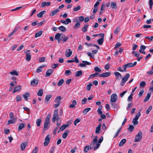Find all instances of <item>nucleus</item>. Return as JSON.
<instances>
[{
  "mask_svg": "<svg viewBox=\"0 0 153 153\" xmlns=\"http://www.w3.org/2000/svg\"><path fill=\"white\" fill-rule=\"evenodd\" d=\"M30 51V50H27L26 51H25V53H26V59L27 61H29L31 59V54L29 53Z\"/></svg>",
  "mask_w": 153,
  "mask_h": 153,
  "instance_id": "nucleus-6",
  "label": "nucleus"
},
{
  "mask_svg": "<svg viewBox=\"0 0 153 153\" xmlns=\"http://www.w3.org/2000/svg\"><path fill=\"white\" fill-rule=\"evenodd\" d=\"M16 82L15 81H14L13 82H11L10 83V86L11 87H14L15 84L16 85Z\"/></svg>",
  "mask_w": 153,
  "mask_h": 153,
  "instance_id": "nucleus-57",
  "label": "nucleus"
},
{
  "mask_svg": "<svg viewBox=\"0 0 153 153\" xmlns=\"http://www.w3.org/2000/svg\"><path fill=\"white\" fill-rule=\"evenodd\" d=\"M147 74L149 76L152 75L153 74V69H152L150 71H148Z\"/></svg>",
  "mask_w": 153,
  "mask_h": 153,
  "instance_id": "nucleus-64",
  "label": "nucleus"
},
{
  "mask_svg": "<svg viewBox=\"0 0 153 153\" xmlns=\"http://www.w3.org/2000/svg\"><path fill=\"white\" fill-rule=\"evenodd\" d=\"M38 81L36 79H34L31 81L30 84L31 85L35 86L38 84Z\"/></svg>",
  "mask_w": 153,
  "mask_h": 153,
  "instance_id": "nucleus-16",
  "label": "nucleus"
},
{
  "mask_svg": "<svg viewBox=\"0 0 153 153\" xmlns=\"http://www.w3.org/2000/svg\"><path fill=\"white\" fill-rule=\"evenodd\" d=\"M59 29L62 32H65L66 31V28L63 26H61L58 27Z\"/></svg>",
  "mask_w": 153,
  "mask_h": 153,
  "instance_id": "nucleus-33",
  "label": "nucleus"
},
{
  "mask_svg": "<svg viewBox=\"0 0 153 153\" xmlns=\"http://www.w3.org/2000/svg\"><path fill=\"white\" fill-rule=\"evenodd\" d=\"M41 120L40 119H38L36 121V124L37 126L39 127L40 126V123H41Z\"/></svg>",
  "mask_w": 153,
  "mask_h": 153,
  "instance_id": "nucleus-49",
  "label": "nucleus"
},
{
  "mask_svg": "<svg viewBox=\"0 0 153 153\" xmlns=\"http://www.w3.org/2000/svg\"><path fill=\"white\" fill-rule=\"evenodd\" d=\"M121 129H122V127H121L118 130L117 133L114 136V138L116 137H117L118 136L119 133L121 131Z\"/></svg>",
  "mask_w": 153,
  "mask_h": 153,
  "instance_id": "nucleus-47",
  "label": "nucleus"
},
{
  "mask_svg": "<svg viewBox=\"0 0 153 153\" xmlns=\"http://www.w3.org/2000/svg\"><path fill=\"white\" fill-rule=\"evenodd\" d=\"M50 125V122L45 120L44 122V128L43 129V131L45 132L46 130H48Z\"/></svg>",
  "mask_w": 153,
  "mask_h": 153,
  "instance_id": "nucleus-4",
  "label": "nucleus"
},
{
  "mask_svg": "<svg viewBox=\"0 0 153 153\" xmlns=\"http://www.w3.org/2000/svg\"><path fill=\"white\" fill-rule=\"evenodd\" d=\"M21 89V86L20 85L16 86L13 90V92L15 93L19 91Z\"/></svg>",
  "mask_w": 153,
  "mask_h": 153,
  "instance_id": "nucleus-24",
  "label": "nucleus"
},
{
  "mask_svg": "<svg viewBox=\"0 0 153 153\" xmlns=\"http://www.w3.org/2000/svg\"><path fill=\"white\" fill-rule=\"evenodd\" d=\"M72 51L71 50V49H67L65 52V55L66 57H70L72 54Z\"/></svg>",
  "mask_w": 153,
  "mask_h": 153,
  "instance_id": "nucleus-10",
  "label": "nucleus"
},
{
  "mask_svg": "<svg viewBox=\"0 0 153 153\" xmlns=\"http://www.w3.org/2000/svg\"><path fill=\"white\" fill-rule=\"evenodd\" d=\"M53 70L51 69H48L46 72L45 77H48L53 73Z\"/></svg>",
  "mask_w": 153,
  "mask_h": 153,
  "instance_id": "nucleus-13",
  "label": "nucleus"
},
{
  "mask_svg": "<svg viewBox=\"0 0 153 153\" xmlns=\"http://www.w3.org/2000/svg\"><path fill=\"white\" fill-rule=\"evenodd\" d=\"M104 36V33L102 34L101 36V38L97 40V42L99 45H101L103 43Z\"/></svg>",
  "mask_w": 153,
  "mask_h": 153,
  "instance_id": "nucleus-9",
  "label": "nucleus"
},
{
  "mask_svg": "<svg viewBox=\"0 0 153 153\" xmlns=\"http://www.w3.org/2000/svg\"><path fill=\"white\" fill-rule=\"evenodd\" d=\"M11 119V120H8L7 122V125H9L10 124H13L16 120V118H13Z\"/></svg>",
  "mask_w": 153,
  "mask_h": 153,
  "instance_id": "nucleus-21",
  "label": "nucleus"
},
{
  "mask_svg": "<svg viewBox=\"0 0 153 153\" xmlns=\"http://www.w3.org/2000/svg\"><path fill=\"white\" fill-rule=\"evenodd\" d=\"M152 108V106H150L146 111V113L147 114L149 113L150 111L151 110Z\"/></svg>",
  "mask_w": 153,
  "mask_h": 153,
  "instance_id": "nucleus-53",
  "label": "nucleus"
},
{
  "mask_svg": "<svg viewBox=\"0 0 153 153\" xmlns=\"http://www.w3.org/2000/svg\"><path fill=\"white\" fill-rule=\"evenodd\" d=\"M82 63H80L79 64V66L81 67H84L86 66V65H90L91 63L90 62H88L87 61H82Z\"/></svg>",
  "mask_w": 153,
  "mask_h": 153,
  "instance_id": "nucleus-8",
  "label": "nucleus"
},
{
  "mask_svg": "<svg viewBox=\"0 0 153 153\" xmlns=\"http://www.w3.org/2000/svg\"><path fill=\"white\" fill-rule=\"evenodd\" d=\"M91 108H88L85 109L83 111V114L84 115H85L87 114L88 112L90 110Z\"/></svg>",
  "mask_w": 153,
  "mask_h": 153,
  "instance_id": "nucleus-35",
  "label": "nucleus"
},
{
  "mask_svg": "<svg viewBox=\"0 0 153 153\" xmlns=\"http://www.w3.org/2000/svg\"><path fill=\"white\" fill-rule=\"evenodd\" d=\"M88 26V25H85L84 27L82 28V30L84 32H86L87 31V29Z\"/></svg>",
  "mask_w": 153,
  "mask_h": 153,
  "instance_id": "nucleus-45",
  "label": "nucleus"
},
{
  "mask_svg": "<svg viewBox=\"0 0 153 153\" xmlns=\"http://www.w3.org/2000/svg\"><path fill=\"white\" fill-rule=\"evenodd\" d=\"M70 131L68 130H66L65 131V132L62 134V137L64 139H65L67 137V136L68 134L70 132Z\"/></svg>",
  "mask_w": 153,
  "mask_h": 153,
  "instance_id": "nucleus-17",
  "label": "nucleus"
},
{
  "mask_svg": "<svg viewBox=\"0 0 153 153\" xmlns=\"http://www.w3.org/2000/svg\"><path fill=\"white\" fill-rule=\"evenodd\" d=\"M19 28L17 27H15L13 30L12 31V32L14 34L16 33V32L17 31Z\"/></svg>",
  "mask_w": 153,
  "mask_h": 153,
  "instance_id": "nucleus-60",
  "label": "nucleus"
},
{
  "mask_svg": "<svg viewBox=\"0 0 153 153\" xmlns=\"http://www.w3.org/2000/svg\"><path fill=\"white\" fill-rule=\"evenodd\" d=\"M137 120H138L134 118L133 120L132 123L135 126L138 124V122L137 121Z\"/></svg>",
  "mask_w": 153,
  "mask_h": 153,
  "instance_id": "nucleus-50",
  "label": "nucleus"
},
{
  "mask_svg": "<svg viewBox=\"0 0 153 153\" xmlns=\"http://www.w3.org/2000/svg\"><path fill=\"white\" fill-rule=\"evenodd\" d=\"M45 57H42L39 59V62H43L45 61Z\"/></svg>",
  "mask_w": 153,
  "mask_h": 153,
  "instance_id": "nucleus-56",
  "label": "nucleus"
},
{
  "mask_svg": "<svg viewBox=\"0 0 153 153\" xmlns=\"http://www.w3.org/2000/svg\"><path fill=\"white\" fill-rule=\"evenodd\" d=\"M82 73L81 71H77L76 72L75 76L76 77L81 76L82 75Z\"/></svg>",
  "mask_w": 153,
  "mask_h": 153,
  "instance_id": "nucleus-22",
  "label": "nucleus"
},
{
  "mask_svg": "<svg viewBox=\"0 0 153 153\" xmlns=\"http://www.w3.org/2000/svg\"><path fill=\"white\" fill-rule=\"evenodd\" d=\"M134 128V127L133 126L131 125H129V127L128 128V130L129 131L131 132L133 131Z\"/></svg>",
  "mask_w": 153,
  "mask_h": 153,
  "instance_id": "nucleus-41",
  "label": "nucleus"
},
{
  "mask_svg": "<svg viewBox=\"0 0 153 153\" xmlns=\"http://www.w3.org/2000/svg\"><path fill=\"white\" fill-rule=\"evenodd\" d=\"M30 94L28 93H27L25 94H23L22 97L26 101L28 100V97H29Z\"/></svg>",
  "mask_w": 153,
  "mask_h": 153,
  "instance_id": "nucleus-25",
  "label": "nucleus"
},
{
  "mask_svg": "<svg viewBox=\"0 0 153 153\" xmlns=\"http://www.w3.org/2000/svg\"><path fill=\"white\" fill-rule=\"evenodd\" d=\"M61 123V120L58 117L57 119L56 126L59 127Z\"/></svg>",
  "mask_w": 153,
  "mask_h": 153,
  "instance_id": "nucleus-34",
  "label": "nucleus"
},
{
  "mask_svg": "<svg viewBox=\"0 0 153 153\" xmlns=\"http://www.w3.org/2000/svg\"><path fill=\"white\" fill-rule=\"evenodd\" d=\"M89 146H86L84 148V152H85V153L87 152L89 150Z\"/></svg>",
  "mask_w": 153,
  "mask_h": 153,
  "instance_id": "nucleus-55",
  "label": "nucleus"
},
{
  "mask_svg": "<svg viewBox=\"0 0 153 153\" xmlns=\"http://www.w3.org/2000/svg\"><path fill=\"white\" fill-rule=\"evenodd\" d=\"M25 125L24 123H21L19 126L18 127V130L20 131L22 129L25 127Z\"/></svg>",
  "mask_w": 153,
  "mask_h": 153,
  "instance_id": "nucleus-29",
  "label": "nucleus"
},
{
  "mask_svg": "<svg viewBox=\"0 0 153 153\" xmlns=\"http://www.w3.org/2000/svg\"><path fill=\"white\" fill-rule=\"evenodd\" d=\"M102 109V107L101 106H100L97 110V112L99 115H101L102 114V112L101 111Z\"/></svg>",
  "mask_w": 153,
  "mask_h": 153,
  "instance_id": "nucleus-31",
  "label": "nucleus"
},
{
  "mask_svg": "<svg viewBox=\"0 0 153 153\" xmlns=\"http://www.w3.org/2000/svg\"><path fill=\"white\" fill-rule=\"evenodd\" d=\"M72 104L70 105L69 107L71 108H74L75 107V105H76L77 103L75 100H74L72 102Z\"/></svg>",
  "mask_w": 153,
  "mask_h": 153,
  "instance_id": "nucleus-23",
  "label": "nucleus"
},
{
  "mask_svg": "<svg viewBox=\"0 0 153 153\" xmlns=\"http://www.w3.org/2000/svg\"><path fill=\"white\" fill-rule=\"evenodd\" d=\"M69 126L68 124L66 125L64 124L60 128V129L58 131V133H59L60 132H61L62 131H63L67 127Z\"/></svg>",
  "mask_w": 153,
  "mask_h": 153,
  "instance_id": "nucleus-12",
  "label": "nucleus"
},
{
  "mask_svg": "<svg viewBox=\"0 0 153 153\" xmlns=\"http://www.w3.org/2000/svg\"><path fill=\"white\" fill-rule=\"evenodd\" d=\"M26 145V143H22L21 145V148L22 150H24Z\"/></svg>",
  "mask_w": 153,
  "mask_h": 153,
  "instance_id": "nucleus-42",
  "label": "nucleus"
},
{
  "mask_svg": "<svg viewBox=\"0 0 153 153\" xmlns=\"http://www.w3.org/2000/svg\"><path fill=\"white\" fill-rule=\"evenodd\" d=\"M132 53L134 54L135 56L136 57H139L140 56V54L138 53H137L135 51H132Z\"/></svg>",
  "mask_w": 153,
  "mask_h": 153,
  "instance_id": "nucleus-62",
  "label": "nucleus"
},
{
  "mask_svg": "<svg viewBox=\"0 0 153 153\" xmlns=\"http://www.w3.org/2000/svg\"><path fill=\"white\" fill-rule=\"evenodd\" d=\"M137 62H134L133 64L131 63H128L123 65V69L125 71H126V69L127 68H131L133 67L136 65Z\"/></svg>",
  "mask_w": 153,
  "mask_h": 153,
  "instance_id": "nucleus-2",
  "label": "nucleus"
},
{
  "mask_svg": "<svg viewBox=\"0 0 153 153\" xmlns=\"http://www.w3.org/2000/svg\"><path fill=\"white\" fill-rule=\"evenodd\" d=\"M87 101V99L86 98L84 97V99L82 100L81 103L82 104H85Z\"/></svg>",
  "mask_w": 153,
  "mask_h": 153,
  "instance_id": "nucleus-61",
  "label": "nucleus"
},
{
  "mask_svg": "<svg viewBox=\"0 0 153 153\" xmlns=\"http://www.w3.org/2000/svg\"><path fill=\"white\" fill-rule=\"evenodd\" d=\"M114 74L117 79H120L121 78V75L118 72H114Z\"/></svg>",
  "mask_w": 153,
  "mask_h": 153,
  "instance_id": "nucleus-19",
  "label": "nucleus"
},
{
  "mask_svg": "<svg viewBox=\"0 0 153 153\" xmlns=\"http://www.w3.org/2000/svg\"><path fill=\"white\" fill-rule=\"evenodd\" d=\"M52 95H46L45 98V102L46 104H47L50 99L51 98Z\"/></svg>",
  "mask_w": 153,
  "mask_h": 153,
  "instance_id": "nucleus-20",
  "label": "nucleus"
},
{
  "mask_svg": "<svg viewBox=\"0 0 153 153\" xmlns=\"http://www.w3.org/2000/svg\"><path fill=\"white\" fill-rule=\"evenodd\" d=\"M111 74V73L109 72H106L102 73L98 76L99 77H106L109 76Z\"/></svg>",
  "mask_w": 153,
  "mask_h": 153,
  "instance_id": "nucleus-7",
  "label": "nucleus"
},
{
  "mask_svg": "<svg viewBox=\"0 0 153 153\" xmlns=\"http://www.w3.org/2000/svg\"><path fill=\"white\" fill-rule=\"evenodd\" d=\"M61 99V98L60 96H58L57 97L55 100V102H57V103L59 102H60V101Z\"/></svg>",
  "mask_w": 153,
  "mask_h": 153,
  "instance_id": "nucleus-44",
  "label": "nucleus"
},
{
  "mask_svg": "<svg viewBox=\"0 0 153 153\" xmlns=\"http://www.w3.org/2000/svg\"><path fill=\"white\" fill-rule=\"evenodd\" d=\"M151 95V94L150 93H148L146 95V97L145 99L143 101L144 102H146L149 100Z\"/></svg>",
  "mask_w": 153,
  "mask_h": 153,
  "instance_id": "nucleus-28",
  "label": "nucleus"
},
{
  "mask_svg": "<svg viewBox=\"0 0 153 153\" xmlns=\"http://www.w3.org/2000/svg\"><path fill=\"white\" fill-rule=\"evenodd\" d=\"M111 99L110 101L111 102H116L117 99V96L116 94H113L111 96Z\"/></svg>",
  "mask_w": 153,
  "mask_h": 153,
  "instance_id": "nucleus-5",
  "label": "nucleus"
},
{
  "mask_svg": "<svg viewBox=\"0 0 153 153\" xmlns=\"http://www.w3.org/2000/svg\"><path fill=\"white\" fill-rule=\"evenodd\" d=\"M111 7L113 9H114L117 8L116 4L115 2H113L111 3Z\"/></svg>",
  "mask_w": 153,
  "mask_h": 153,
  "instance_id": "nucleus-36",
  "label": "nucleus"
},
{
  "mask_svg": "<svg viewBox=\"0 0 153 153\" xmlns=\"http://www.w3.org/2000/svg\"><path fill=\"white\" fill-rule=\"evenodd\" d=\"M62 38H63V39H62V41H63V42L67 41L68 39V37L66 36L64 34L62 35Z\"/></svg>",
  "mask_w": 153,
  "mask_h": 153,
  "instance_id": "nucleus-37",
  "label": "nucleus"
},
{
  "mask_svg": "<svg viewBox=\"0 0 153 153\" xmlns=\"http://www.w3.org/2000/svg\"><path fill=\"white\" fill-rule=\"evenodd\" d=\"M59 9H56L53 10L52 12L50 13V15L51 16H52L55 15L56 14V13L59 12Z\"/></svg>",
  "mask_w": 153,
  "mask_h": 153,
  "instance_id": "nucleus-18",
  "label": "nucleus"
},
{
  "mask_svg": "<svg viewBox=\"0 0 153 153\" xmlns=\"http://www.w3.org/2000/svg\"><path fill=\"white\" fill-rule=\"evenodd\" d=\"M64 82V80L63 79H60L57 83V85L59 86H61Z\"/></svg>",
  "mask_w": 153,
  "mask_h": 153,
  "instance_id": "nucleus-54",
  "label": "nucleus"
},
{
  "mask_svg": "<svg viewBox=\"0 0 153 153\" xmlns=\"http://www.w3.org/2000/svg\"><path fill=\"white\" fill-rule=\"evenodd\" d=\"M10 74L12 75L18 76L19 75V73L17 72L15 70H13V71L10 72Z\"/></svg>",
  "mask_w": 153,
  "mask_h": 153,
  "instance_id": "nucleus-43",
  "label": "nucleus"
},
{
  "mask_svg": "<svg viewBox=\"0 0 153 153\" xmlns=\"http://www.w3.org/2000/svg\"><path fill=\"white\" fill-rule=\"evenodd\" d=\"M80 23L79 22H77L74 26L73 28L74 29H77L80 27Z\"/></svg>",
  "mask_w": 153,
  "mask_h": 153,
  "instance_id": "nucleus-40",
  "label": "nucleus"
},
{
  "mask_svg": "<svg viewBox=\"0 0 153 153\" xmlns=\"http://www.w3.org/2000/svg\"><path fill=\"white\" fill-rule=\"evenodd\" d=\"M43 94V91L42 89H40L38 93H37V95L39 96H41Z\"/></svg>",
  "mask_w": 153,
  "mask_h": 153,
  "instance_id": "nucleus-39",
  "label": "nucleus"
},
{
  "mask_svg": "<svg viewBox=\"0 0 153 153\" xmlns=\"http://www.w3.org/2000/svg\"><path fill=\"white\" fill-rule=\"evenodd\" d=\"M126 140L125 139H123L120 143L119 146H122L126 142Z\"/></svg>",
  "mask_w": 153,
  "mask_h": 153,
  "instance_id": "nucleus-32",
  "label": "nucleus"
},
{
  "mask_svg": "<svg viewBox=\"0 0 153 153\" xmlns=\"http://www.w3.org/2000/svg\"><path fill=\"white\" fill-rule=\"evenodd\" d=\"M81 8V7L80 6L78 5L73 10L74 11H76L80 10Z\"/></svg>",
  "mask_w": 153,
  "mask_h": 153,
  "instance_id": "nucleus-58",
  "label": "nucleus"
},
{
  "mask_svg": "<svg viewBox=\"0 0 153 153\" xmlns=\"http://www.w3.org/2000/svg\"><path fill=\"white\" fill-rule=\"evenodd\" d=\"M45 12V11H42L40 12L37 15V16L38 18H41L42 17L43 15Z\"/></svg>",
  "mask_w": 153,
  "mask_h": 153,
  "instance_id": "nucleus-27",
  "label": "nucleus"
},
{
  "mask_svg": "<svg viewBox=\"0 0 153 153\" xmlns=\"http://www.w3.org/2000/svg\"><path fill=\"white\" fill-rule=\"evenodd\" d=\"M58 110L56 109L54 110V113L53 114V116L56 117H58Z\"/></svg>",
  "mask_w": 153,
  "mask_h": 153,
  "instance_id": "nucleus-48",
  "label": "nucleus"
},
{
  "mask_svg": "<svg viewBox=\"0 0 153 153\" xmlns=\"http://www.w3.org/2000/svg\"><path fill=\"white\" fill-rule=\"evenodd\" d=\"M51 5V2H50L43 1L42 3L41 7H45L46 6H49Z\"/></svg>",
  "mask_w": 153,
  "mask_h": 153,
  "instance_id": "nucleus-15",
  "label": "nucleus"
},
{
  "mask_svg": "<svg viewBox=\"0 0 153 153\" xmlns=\"http://www.w3.org/2000/svg\"><path fill=\"white\" fill-rule=\"evenodd\" d=\"M42 30H40L37 33L35 34V37L36 38H37L40 36L42 35Z\"/></svg>",
  "mask_w": 153,
  "mask_h": 153,
  "instance_id": "nucleus-38",
  "label": "nucleus"
},
{
  "mask_svg": "<svg viewBox=\"0 0 153 153\" xmlns=\"http://www.w3.org/2000/svg\"><path fill=\"white\" fill-rule=\"evenodd\" d=\"M71 74V72L70 70H67L66 71H65V74L66 75L69 76Z\"/></svg>",
  "mask_w": 153,
  "mask_h": 153,
  "instance_id": "nucleus-52",
  "label": "nucleus"
},
{
  "mask_svg": "<svg viewBox=\"0 0 153 153\" xmlns=\"http://www.w3.org/2000/svg\"><path fill=\"white\" fill-rule=\"evenodd\" d=\"M62 34V33H56L55 35V39H59L60 38L61 35Z\"/></svg>",
  "mask_w": 153,
  "mask_h": 153,
  "instance_id": "nucleus-30",
  "label": "nucleus"
},
{
  "mask_svg": "<svg viewBox=\"0 0 153 153\" xmlns=\"http://www.w3.org/2000/svg\"><path fill=\"white\" fill-rule=\"evenodd\" d=\"M49 136L48 135L46 137L45 140V142L44 143V145L45 146H47L48 144L50 139L49 138Z\"/></svg>",
  "mask_w": 153,
  "mask_h": 153,
  "instance_id": "nucleus-11",
  "label": "nucleus"
},
{
  "mask_svg": "<svg viewBox=\"0 0 153 153\" xmlns=\"http://www.w3.org/2000/svg\"><path fill=\"white\" fill-rule=\"evenodd\" d=\"M130 76L129 74H126L123 78L122 79L120 82L121 85L123 86L124 85L125 83L127 81Z\"/></svg>",
  "mask_w": 153,
  "mask_h": 153,
  "instance_id": "nucleus-1",
  "label": "nucleus"
},
{
  "mask_svg": "<svg viewBox=\"0 0 153 153\" xmlns=\"http://www.w3.org/2000/svg\"><path fill=\"white\" fill-rule=\"evenodd\" d=\"M140 115L141 114H140V113H137L135 115V116L134 119L138 120L139 118V117L140 116Z\"/></svg>",
  "mask_w": 153,
  "mask_h": 153,
  "instance_id": "nucleus-59",
  "label": "nucleus"
},
{
  "mask_svg": "<svg viewBox=\"0 0 153 153\" xmlns=\"http://www.w3.org/2000/svg\"><path fill=\"white\" fill-rule=\"evenodd\" d=\"M149 5L150 9L152 10V6L153 5V1L152 0H149Z\"/></svg>",
  "mask_w": 153,
  "mask_h": 153,
  "instance_id": "nucleus-51",
  "label": "nucleus"
},
{
  "mask_svg": "<svg viewBox=\"0 0 153 153\" xmlns=\"http://www.w3.org/2000/svg\"><path fill=\"white\" fill-rule=\"evenodd\" d=\"M92 84L91 82L89 83V84L87 85L86 88L88 91H89L90 90L91 87L92 86Z\"/></svg>",
  "mask_w": 153,
  "mask_h": 153,
  "instance_id": "nucleus-46",
  "label": "nucleus"
},
{
  "mask_svg": "<svg viewBox=\"0 0 153 153\" xmlns=\"http://www.w3.org/2000/svg\"><path fill=\"white\" fill-rule=\"evenodd\" d=\"M55 148V147H51L49 153H54Z\"/></svg>",
  "mask_w": 153,
  "mask_h": 153,
  "instance_id": "nucleus-63",
  "label": "nucleus"
},
{
  "mask_svg": "<svg viewBox=\"0 0 153 153\" xmlns=\"http://www.w3.org/2000/svg\"><path fill=\"white\" fill-rule=\"evenodd\" d=\"M60 22L63 24H64L65 25H68L69 23L71 22V20L70 19L67 18L66 19L65 21L61 20Z\"/></svg>",
  "mask_w": 153,
  "mask_h": 153,
  "instance_id": "nucleus-14",
  "label": "nucleus"
},
{
  "mask_svg": "<svg viewBox=\"0 0 153 153\" xmlns=\"http://www.w3.org/2000/svg\"><path fill=\"white\" fill-rule=\"evenodd\" d=\"M101 124L100 123L98 126L96 127V128L95 133L98 134L99 133L100 131L101 127Z\"/></svg>",
  "mask_w": 153,
  "mask_h": 153,
  "instance_id": "nucleus-26",
  "label": "nucleus"
},
{
  "mask_svg": "<svg viewBox=\"0 0 153 153\" xmlns=\"http://www.w3.org/2000/svg\"><path fill=\"white\" fill-rule=\"evenodd\" d=\"M143 134L141 132H139L137 134L135 137L134 142H139L142 137Z\"/></svg>",
  "mask_w": 153,
  "mask_h": 153,
  "instance_id": "nucleus-3",
  "label": "nucleus"
}]
</instances>
